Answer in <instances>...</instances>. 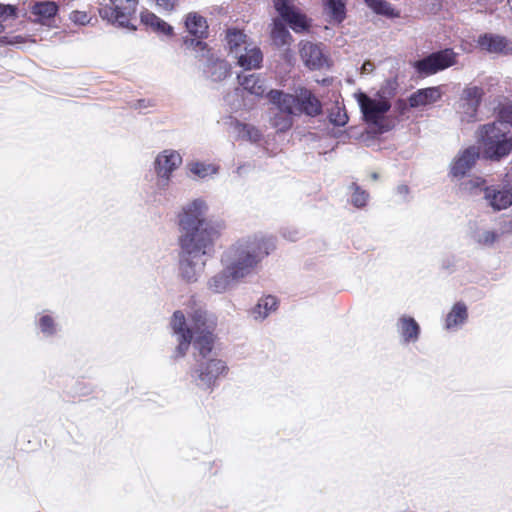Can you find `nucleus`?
<instances>
[{
  "instance_id": "5fc2aeb1",
  "label": "nucleus",
  "mask_w": 512,
  "mask_h": 512,
  "mask_svg": "<svg viewBox=\"0 0 512 512\" xmlns=\"http://www.w3.org/2000/svg\"><path fill=\"white\" fill-rule=\"evenodd\" d=\"M289 239H290L291 241H294L296 238L291 236V237H289Z\"/></svg>"
},
{
  "instance_id": "58836bf2",
  "label": "nucleus",
  "mask_w": 512,
  "mask_h": 512,
  "mask_svg": "<svg viewBox=\"0 0 512 512\" xmlns=\"http://www.w3.org/2000/svg\"><path fill=\"white\" fill-rule=\"evenodd\" d=\"M243 93L240 88H234L224 96V102L232 111H237L242 107Z\"/></svg>"
},
{
  "instance_id": "c9c22d12",
  "label": "nucleus",
  "mask_w": 512,
  "mask_h": 512,
  "mask_svg": "<svg viewBox=\"0 0 512 512\" xmlns=\"http://www.w3.org/2000/svg\"><path fill=\"white\" fill-rule=\"evenodd\" d=\"M293 116L286 112L278 111L271 119V125L277 129V131L285 132L289 130L293 125Z\"/></svg>"
},
{
  "instance_id": "f704fd0d",
  "label": "nucleus",
  "mask_w": 512,
  "mask_h": 512,
  "mask_svg": "<svg viewBox=\"0 0 512 512\" xmlns=\"http://www.w3.org/2000/svg\"><path fill=\"white\" fill-rule=\"evenodd\" d=\"M271 36H272L273 42L277 46L288 45L291 40V35H290L288 29L285 27L284 24H282L281 22H278V21L274 22V27L272 29Z\"/></svg>"
},
{
  "instance_id": "473e14b6",
  "label": "nucleus",
  "mask_w": 512,
  "mask_h": 512,
  "mask_svg": "<svg viewBox=\"0 0 512 512\" xmlns=\"http://www.w3.org/2000/svg\"><path fill=\"white\" fill-rule=\"evenodd\" d=\"M488 188L485 185V180L480 177L464 180L460 183V190L469 195L484 194V189Z\"/></svg>"
},
{
  "instance_id": "603ef678",
  "label": "nucleus",
  "mask_w": 512,
  "mask_h": 512,
  "mask_svg": "<svg viewBox=\"0 0 512 512\" xmlns=\"http://www.w3.org/2000/svg\"><path fill=\"white\" fill-rule=\"evenodd\" d=\"M378 177H379V175H378V173H376V172H373V173L371 174V178H372L373 180H377V179H378Z\"/></svg>"
},
{
  "instance_id": "1a4fd4ad",
  "label": "nucleus",
  "mask_w": 512,
  "mask_h": 512,
  "mask_svg": "<svg viewBox=\"0 0 512 512\" xmlns=\"http://www.w3.org/2000/svg\"><path fill=\"white\" fill-rule=\"evenodd\" d=\"M201 52L202 54L197 57L199 61H204L202 72L206 79L221 82L230 75L231 66L227 61L214 57L207 48Z\"/></svg>"
},
{
  "instance_id": "f3484780",
  "label": "nucleus",
  "mask_w": 512,
  "mask_h": 512,
  "mask_svg": "<svg viewBox=\"0 0 512 512\" xmlns=\"http://www.w3.org/2000/svg\"><path fill=\"white\" fill-rule=\"evenodd\" d=\"M484 199L494 211H500L512 204V190L506 187L504 181L503 188L494 186L485 188Z\"/></svg>"
},
{
  "instance_id": "7ed1b4c3",
  "label": "nucleus",
  "mask_w": 512,
  "mask_h": 512,
  "mask_svg": "<svg viewBox=\"0 0 512 512\" xmlns=\"http://www.w3.org/2000/svg\"><path fill=\"white\" fill-rule=\"evenodd\" d=\"M208 209L203 198L193 199L182 207L178 215V241L215 245L225 224L221 220L207 219Z\"/></svg>"
},
{
  "instance_id": "a878e982",
  "label": "nucleus",
  "mask_w": 512,
  "mask_h": 512,
  "mask_svg": "<svg viewBox=\"0 0 512 512\" xmlns=\"http://www.w3.org/2000/svg\"><path fill=\"white\" fill-rule=\"evenodd\" d=\"M141 22L147 26L150 27L154 32L158 34H163L166 36H172L173 35V27L169 25L167 22L159 18L154 13L145 10L141 12L140 15Z\"/></svg>"
},
{
  "instance_id": "2eb2a0df",
  "label": "nucleus",
  "mask_w": 512,
  "mask_h": 512,
  "mask_svg": "<svg viewBox=\"0 0 512 512\" xmlns=\"http://www.w3.org/2000/svg\"><path fill=\"white\" fill-rule=\"evenodd\" d=\"M479 158V150L470 146L461 151L451 164L450 173L455 178H463L475 165Z\"/></svg>"
},
{
  "instance_id": "49530a36",
  "label": "nucleus",
  "mask_w": 512,
  "mask_h": 512,
  "mask_svg": "<svg viewBox=\"0 0 512 512\" xmlns=\"http://www.w3.org/2000/svg\"><path fill=\"white\" fill-rule=\"evenodd\" d=\"M70 20L79 25H85L89 22L87 13L81 11H73L70 14Z\"/></svg>"
},
{
  "instance_id": "7c9ffc66",
  "label": "nucleus",
  "mask_w": 512,
  "mask_h": 512,
  "mask_svg": "<svg viewBox=\"0 0 512 512\" xmlns=\"http://www.w3.org/2000/svg\"><path fill=\"white\" fill-rule=\"evenodd\" d=\"M246 38V35L240 30H227L226 40L230 53L235 55L237 52L244 48V45H248Z\"/></svg>"
},
{
  "instance_id": "72a5a7b5",
  "label": "nucleus",
  "mask_w": 512,
  "mask_h": 512,
  "mask_svg": "<svg viewBox=\"0 0 512 512\" xmlns=\"http://www.w3.org/2000/svg\"><path fill=\"white\" fill-rule=\"evenodd\" d=\"M497 123L512 128V100L504 99L497 107Z\"/></svg>"
},
{
  "instance_id": "0eeeda50",
  "label": "nucleus",
  "mask_w": 512,
  "mask_h": 512,
  "mask_svg": "<svg viewBox=\"0 0 512 512\" xmlns=\"http://www.w3.org/2000/svg\"><path fill=\"white\" fill-rule=\"evenodd\" d=\"M138 0H109L99 9V14L108 22L117 23L121 27L135 29L130 26V19L135 14Z\"/></svg>"
},
{
  "instance_id": "dca6fc26",
  "label": "nucleus",
  "mask_w": 512,
  "mask_h": 512,
  "mask_svg": "<svg viewBox=\"0 0 512 512\" xmlns=\"http://www.w3.org/2000/svg\"><path fill=\"white\" fill-rule=\"evenodd\" d=\"M297 93V115L305 114L309 117H316L322 113V105L319 99L311 90L305 87H298Z\"/></svg>"
},
{
  "instance_id": "20e7f679",
  "label": "nucleus",
  "mask_w": 512,
  "mask_h": 512,
  "mask_svg": "<svg viewBox=\"0 0 512 512\" xmlns=\"http://www.w3.org/2000/svg\"><path fill=\"white\" fill-rule=\"evenodd\" d=\"M178 242L180 246L179 274L188 283L196 282L206 266L207 259L213 256L215 245Z\"/></svg>"
},
{
  "instance_id": "c03bdc74",
  "label": "nucleus",
  "mask_w": 512,
  "mask_h": 512,
  "mask_svg": "<svg viewBox=\"0 0 512 512\" xmlns=\"http://www.w3.org/2000/svg\"><path fill=\"white\" fill-rule=\"evenodd\" d=\"M157 180H156V188L159 192L165 191L168 189L172 176L169 174H156Z\"/></svg>"
},
{
  "instance_id": "b1692460",
  "label": "nucleus",
  "mask_w": 512,
  "mask_h": 512,
  "mask_svg": "<svg viewBox=\"0 0 512 512\" xmlns=\"http://www.w3.org/2000/svg\"><path fill=\"white\" fill-rule=\"evenodd\" d=\"M397 330L404 343H414L419 339L420 326L410 316L403 315L398 319Z\"/></svg>"
},
{
  "instance_id": "e433bc0d",
  "label": "nucleus",
  "mask_w": 512,
  "mask_h": 512,
  "mask_svg": "<svg viewBox=\"0 0 512 512\" xmlns=\"http://www.w3.org/2000/svg\"><path fill=\"white\" fill-rule=\"evenodd\" d=\"M499 234L492 230H478L473 234L476 243L483 246H492L499 238Z\"/></svg>"
},
{
  "instance_id": "de8ad7c7",
  "label": "nucleus",
  "mask_w": 512,
  "mask_h": 512,
  "mask_svg": "<svg viewBox=\"0 0 512 512\" xmlns=\"http://www.w3.org/2000/svg\"><path fill=\"white\" fill-rule=\"evenodd\" d=\"M396 194L401 198L402 201L407 200V195L409 194V187L405 184H400L396 188Z\"/></svg>"
},
{
  "instance_id": "79ce46f5",
  "label": "nucleus",
  "mask_w": 512,
  "mask_h": 512,
  "mask_svg": "<svg viewBox=\"0 0 512 512\" xmlns=\"http://www.w3.org/2000/svg\"><path fill=\"white\" fill-rule=\"evenodd\" d=\"M352 187L354 188V193L351 198L352 204L358 208L365 206L368 194L361 190L355 183L352 184Z\"/></svg>"
},
{
  "instance_id": "864d4df0",
  "label": "nucleus",
  "mask_w": 512,
  "mask_h": 512,
  "mask_svg": "<svg viewBox=\"0 0 512 512\" xmlns=\"http://www.w3.org/2000/svg\"><path fill=\"white\" fill-rule=\"evenodd\" d=\"M508 5H509V7H510V9L512 11V0H508Z\"/></svg>"
},
{
  "instance_id": "f8f14e48",
  "label": "nucleus",
  "mask_w": 512,
  "mask_h": 512,
  "mask_svg": "<svg viewBox=\"0 0 512 512\" xmlns=\"http://www.w3.org/2000/svg\"><path fill=\"white\" fill-rule=\"evenodd\" d=\"M273 2L276 11L293 31L299 33L308 29L306 16L295 9L290 0H273Z\"/></svg>"
},
{
  "instance_id": "9b49d317",
  "label": "nucleus",
  "mask_w": 512,
  "mask_h": 512,
  "mask_svg": "<svg viewBox=\"0 0 512 512\" xmlns=\"http://www.w3.org/2000/svg\"><path fill=\"white\" fill-rule=\"evenodd\" d=\"M185 26L188 32L196 37V39L186 38L184 40L185 45L200 51L206 50L207 45L201 41L202 38L207 36L208 25L206 19L196 12H191L186 17Z\"/></svg>"
},
{
  "instance_id": "8fccbe9b",
  "label": "nucleus",
  "mask_w": 512,
  "mask_h": 512,
  "mask_svg": "<svg viewBox=\"0 0 512 512\" xmlns=\"http://www.w3.org/2000/svg\"><path fill=\"white\" fill-rule=\"evenodd\" d=\"M506 187L512 190V162L510 163V167L505 175Z\"/></svg>"
},
{
  "instance_id": "4c0bfd02",
  "label": "nucleus",
  "mask_w": 512,
  "mask_h": 512,
  "mask_svg": "<svg viewBox=\"0 0 512 512\" xmlns=\"http://www.w3.org/2000/svg\"><path fill=\"white\" fill-rule=\"evenodd\" d=\"M38 326L40 331L45 336H53L57 332V324L52 316L49 314H43L38 319Z\"/></svg>"
},
{
  "instance_id": "9d476101",
  "label": "nucleus",
  "mask_w": 512,
  "mask_h": 512,
  "mask_svg": "<svg viewBox=\"0 0 512 512\" xmlns=\"http://www.w3.org/2000/svg\"><path fill=\"white\" fill-rule=\"evenodd\" d=\"M484 90L480 86H466L460 97L462 120L472 122L476 120L478 108L482 102Z\"/></svg>"
},
{
  "instance_id": "4468645a",
  "label": "nucleus",
  "mask_w": 512,
  "mask_h": 512,
  "mask_svg": "<svg viewBox=\"0 0 512 512\" xmlns=\"http://www.w3.org/2000/svg\"><path fill=\"white\" fill-rule=\"evenodd\" d=\"M183 159L181 154L174 149H164L154 159L153 167L155 174L173 173L182 165Z\"/></svg>"
},
{
  "instance_id": "6e6552de",
  "label": "nucleus",
  "mask_w": 512,
  "mask_h": 512,
  "mask_svg": "<svg viewBox=\"0 0 512 512\" xmlns=\"http://www.w3.org/2000/svg\"><path fill=\"white\" fill-rule=\"evenodd\" d=\"M456 62L457 53L451 48H445L417 60L414 68L419 75L430 76L455 65Z\"/></svg>"
},
{
  "instance_id": "6ab92c4d",
  "label": "nucleus",
  "mask_w": 512,
  "mask_h": 512,
  "mask_svg": "<svg viewBox=\"0 0 512 512\" xmlns=\"http://www.w3.org/2000/svg\"><path fill=\"white\" fill-rule=\"evenodd\" d=\"M234 57L237 59V64L244 70L258 69L263 61V54L257 46L248 44L237 52Z\"/></svg>"
},
{
  "instance_id": "ddd939ff",
  "label": "nucleus",
  "mask_w": 512,
  "mask_h": 512,
  "mask_svg": "<svg viewBox=\"0 0 512 512\" xmlns=\"http://www.w3.org/2000/svg\"><path fill=\"white\" fill-rule=\"evenodd\" d=\"M477 43L482 50L490 54L512 55V41L503 35L485 33L479 36Z\"/></svg>"
},
{
  "instance_id": "f257e3e1",
  "label": "nucleus",
  "mask_w": 512,
  "mask_h": 512,
  "mask_svg": "<svg viewBox=\"0 0 512 512\" xmlns=\"http://www.w3.org/2000/svg\"><path fill=\"white\" fill-rule=\"evenodd\" d=\"M188 319L189 323L180 310L171 318L170 325L178 341L176 354L183 357L193 345L195 364L189 373L191 381L202 390L212 391L218 379L228 372L225 361L209 357L214 347L217 320L203 306L196 304L190 307Z\"/></svg>"
},
{
  "instance_id": "393cba45",
  "label": "nucleus",
  "mask_w": 512,
  "mask_h": 512,
  "mask_svg": "<svg viewBox=\"0 0 512 512\" xmlns=\"http://www.w3.org/2000/svg\"><path fill=\"white\" fill-rule=\"evenodd\" d=\"M30 10L34 16L33 21L45 24L55 17L58 12V5L53 1H39L33 3Z\"/></svg>"
},
{
  "instance_id": "f03ea898",
  "label": "nucleus",
  "mask_w": 512,
  "mask_h": 512,
  "mask_svg": "<svg viewBox=\"0 0 512 512\" xmlns=\"http://www.w3.org/2000/svg\"><path fill=\"white\" fill-rule=\"evenodd\" d=\"M274 249L275 244L271 237L248 236L229 246L221 256V263L239 280H243L251 276Z\"/></svg>"
},
{
  "instance_id": "c85d7f7f",
  "label": "nucleus",
  "mask_w": 512,
  "mask_h": 512,
  "mask_svg": "<svg viewBox=\"0 0 512 512\" xmlns=\"http://www.w3.org/2000/svg\"><path fill=\"white\" fill-rule=\"evenodd\" d=\"M187 169L190 174L199 179H206L212 177L219 172V166L212 163H205L201 161H192L187 164Z\"/></svg>"
},
{
  "instance_id": "2f4dec72",
  "label": "nucleus",
  "mask_w": 512,
  "mask_h": 512,
  "mask_svg": "<svg viewBox=\"0 0 512 512\" xmlns=\"http://www.w3.org/2000/svg\"><path fill=\"white\" fill-rule=\"evenodd\" d=\"M367 6L376 14L389 18L397 17L398 13L386 0H364Z\"/></svg>"
},
{
  "instance_id": "a18cd8bd",
  "label": "nucleus",
  "mask_w": 512,
  "mask_h": 512,
  "mask_svg": "<svg viewBox=\"0 0 512 512\" xmlns=\"http://www.w3.org/2000/svg\"><path fill=\"white\" fill-rule=\"evenodd\" d=\"M10 17H16V7L12 5L0 4V19L6 20Z\"/></svg>"
},
{
  "instance_id": "412c9836",
  "label": "nucleus",
  "mask_w": 512,
  "mask_h": 512,
  "mask_svg": "<svg viewBox=\"0 0 512 512\" xmlns=\"http://www.w3.org/2000/svg\"><path fill=\"white\" fill-rule=\"evenodd\" d=\"M240 281L228 268L223 267L221 271L208 279L207 288L213 293L222 294Z\"/></svg>"
},
{
  "instance_id": "cd10ccee",
  "label": "nucleus",
  "mask_w": 512,
  "mask_h": 512,
  "mask_svg": "<svg viewBox=\"0 0 512 512\" xmlns=\"http://www.w3.org/2000/svg\"><path fill=\"white\" fill-rule=\"evenodd\" d=\"M468 318L467 307L465 304L456 303L448 313L445 321V327L448 330L458 328L463 325Z\"/></svg>"
},
{
  "instance_id": "4be33fe9",
  "label": "nucleus",
  "mask_w": 512,
  "mask_h": 512,
  "mask_svg": "<svg viewBox=\"0 0 512 512\" xmlns=\"http://www.w3.org/2000/svg\"><path fill=\"white\" fill-rule=\"evenodd\" d=\"M442 97L440 87H427L418 89L412 93L408 98V103L411 108H418L430 104H434Z\"/></svg>"
},
{
  "instance_id": "a19ab883",
  "label": "nucleus",
  "mask_w": 512,
  "mask_h": 512,
  "mask_svg": "<svg viewBox=\"0 0 512 512\" xmlns=\"http://www.w3.org/2000/svg\"><path fill=\"white\" fill-rule=\"evenodd\" d=\"M239 133L243 138L251 142H258L262 136L259 129L250 124H241Z\"/></svg>"
},
{
  "instance_id": "3c124183",
  "label": "nucleus",
  "mask_w": 512,
  "mask_h": 512,
  "mask_svg": "<svg viewBox=\"0 0 512 512\" xmlns=\"http://www.w3.org/2000/svg\"><path fill=\"white\" fill-rule=\"evenodd\" d=\"M6 39H7L6 37L0 38V43H8V44L18 43V42H20L21 37L15 36L14 40H9V41H6Z\"/></svg>"
},
{
  "instance_id": "5701e85b",
  "label": "nucleus",
  "mask_w": 512,
  "mask_h": 512,
  "mask_svg": "<svg viewBox=\"0 0 512 512\" xmlns=\"http://www.w3.org/2000/svg\"><path fill=\"white\" fill-rule=\"evenodd\" d=\"M300 55L305 65L310 69H320L326 62L320 47L311 42H305L301 45Z\"/></svg>"
},
{
  "instance_id": "a211bd4d",
  "label": "nucleus",
  "mask_w": 512,
  "mask_h": 512,
  "mask_svg": "<svg viewBox=\"0 0 512 512\" xmlns=\"http://www.w3.org/2000/svg\"><path fill=\"white\" fill-rule=\"evenodd\" d=\"M237 79L242 92L246 91L257 98H261L268 93L266 79L261 74L241 73L238 74Z\"/></svg>"
},
{
  "instance_id": "09e8293b",
  "label": "nucleus",
  "mask_w": 512,
  "mask_h": 512,
  "mask_svg": "<svg viewBox=\"0 0 512 512\" xmlns=\"http://www.w3.org/2000/svg\"><path fill=\"white\" fill-rule=\"evenodd\" d=\"M375 66L371 61H365L361 67L362 74H369L374 70Z\"/></svg>"
},
{
  "instance_id": "bb28decb",
  "label": "nucleus",
  "mask_w": 512,
  "mask_h": 512,
  "mask_svg": "<svg viewBox=\"0 0 512 512\" xmlns=\"http://www.w3.org/2000/svg\"><path fill=\"white\" fill-rule=\"evenodd\" d=\"M324 13L329 17L331 23L340 24L346 18L345 0H322Z\"/></svg>"
},
{
  "instance_id": "39448f33",
  "label": "nucleus",
  "mask_w": 512,
  "mask_h": 512,
  "mask_svg": "<svg viewBox=\"0 0 512 512\" xmlns=\"http://www.w3.org/2000/svg\"><path fill=\"white\" fill-rule=\"evenodd\" d=\"M509 131V127L497 122L481 126L479 139L484 146V153L487 158L499 160L510 153L512 150V136H508Z\"/></svg>"
},
{
  "instance_id": "37998d69",
  "label": "nucleus",
  "mask_w": 512,
  "mask_h": 512,
  "mask_svg": "<svg viewBox=\"0 0 512 512\" xmlns=\"http://www.w3.org/2000/svg\"><path fill=\"white\" fill-rule=\"evenodd\" d=\"M163 13H171L177 6V0H149Z\"/></svg>"
},
{
  "instance_id": "c756f323",
  "label": "nucleus",
  "mask_w": 512,
  "mask_h": 512,
  "mask_svg": "<svg viewBox=\"0 0 512 512\" xmlns=\"http://www.w3.org/2000/svg\"><path fill=\"white\" fill-rule=\"evenodd\" d=\"M277 299L268 295L259 300L258 304L253 308L252 315L255 320H264L277 307Z\"/></svg>"
},
{
  "instance_id": "aec40b11",
  "label": "nucleus",
  "mask_w": 512,
  "mask_h": 512,
  "mask_svg": "<svg viewBox=\"0 0 512 512\" xmlns=\"http://www.w3.org/2000/svg\"><path fill=\"white\" fill-rule=\"evenodd\" d=\"M269 101L275 105L280 112L297 115V93L289 94L281 90L271 89L267 93Z\"/></svg>"
},
{
  "instance_id": "ea45409f",
  "label": "nucleus",
  "mask_w": 512,
  "mask_h": 512,
  "mask_svg": "<svg viewBox=\"0 0 512 512\" xmlns=\"http://www.w3.org/2000/svg\"><path fill=\"white\" fill-rule=\"evenodd\" d=\"M329 121L335 126H344L348 122V116L345 110L339 106H334L329 114Z\"/></svg>"
},
{
  "instance_id": "423d86ee",
  "label": "nucleus",
  "mask_w": 512,
  "mask_h": 512,
  "mask_svg": "<svg viewBox=\"0 0 512 512\" xmlns=\"http://www.w3.org/2000/svg\"><path fill=\"white\" fill-rule=\"evenodd\" d=\"M397 83L395 80H388L386 84L377 92L376 98L370 97L364 93L358 95V103L367 122L377 125L390 110L391 103L389 98L394 96Z\"/></svg>"
}]
</instances>
